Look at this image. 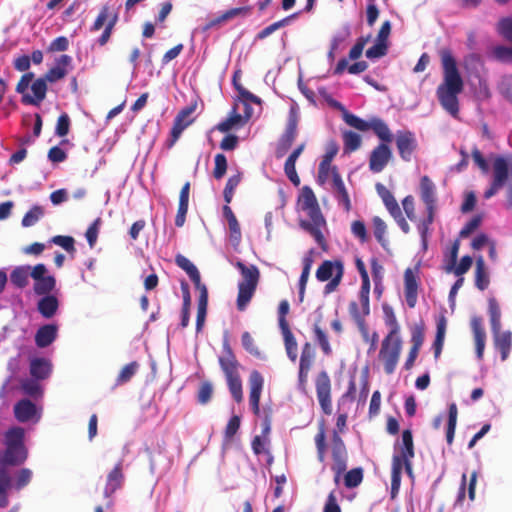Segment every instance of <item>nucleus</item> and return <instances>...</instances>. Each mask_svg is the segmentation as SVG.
I'll return each instance as SVG.
<instances>
[{
    "label": "nucleus",
    "mask_w": 512,
    "mask_h": 512,
    "mask_svg": "<svg viewBox=\"0 0 512 512\" xmlns=\"http://www.w3.org/2000/svg\"><path fill=\"white\" fill-rule=\"evenodd\" d=\"M44 215L42 206L34 205L22 218L23 227H31L35 225Z\"/></svg>",
    "instance_id": "obj_50"
},
{
    "label": "nucleus",
    "mask_w": 512,
    "mask_h": 512,
    "mask_svg": "<svg viewBox=\"0 0 512 512\" xmlns=\"http://www.w3.org/2000/svg\"><path fill=\"white\" fill-rule=\"evenodd\" d=\"M32 477H33V472L29 468H21L16 473L15 481L12 486L17 491H20L31 482Z\"/></svg>",
    "instance_id": "obj_58"
},
{
    "label": "nucleus",
    "mask_w": 512,
    "mask_h": 512,
    "mask_svg": "<svg viewBox=\"0 0 512 512\" xmlns=\"http://www.w3.org/2000/svg\"><path fill=\"white\" fill-rule=\"evenodd\" d=\"M316 395L325 415L332 414V398H331V380L328 373L322 370L318 373L315 379Z\"/></svg>",
    "instance_id": "obj_10"
},
{
    "label": "nucleus",
    "mask_w": 512,
    "mask_h": 512,
    "mask_svg": "<svg viewBox=\"0 0 512 512\" xmlns=\"http://www.w3.org/2000/svg\"><path fill=\"white\" fill-rule=\"evenodd\" d=\"M493 57L501 62H510L512 60V46L497 45L492 49Z\"/></svg>",
    "instance_id": "obj_64"
},
{
    "label": "nucleus",
    "mask_w": 512,
    "mask_h": 512,
    "mask_svg": "<svg viewBox=\"0 0 512 512\" xmlns=\"http://www.w3.org/2000/svg\"><path fill=\"white\" fill-rule=\"evenodd\" d=\"M25 431L22 427H12L4 434V450L0 452V468L22 465L28 458L24 443Z\"/></svg>",
    "instance_id": "obj_3"
},
{
    "label": "nucleus",
    "mask_w": 512,
    "mask_h": 512,
    "mask_svg": "<svg viewBox=\"0 0 512 512\" xmlns=\"http://www.w3.org/2000/svg\"><path fill=\"white\" fill-rule=\"evenodd\" d=\"M458 409L455 403H451L448 409V423L446 429V440L449 445L453 443L456 424H457Z\"/></svg>",
    "instance_id": "obj_47"
},
{
    "label": "nucleus",
    "mask_w": 512,
    "mask_h": 512,
    "mask_svg": "<svg viewBox=\"0 0 512 512\" xmlns=\"http://www.w3.org/2000/svg\"><path fill=\"white\" fill-rule=\"evenodd\" d=\"M225 355L219 358V364L226 378L238 376L239 363L228 343L225 341L223 344Z\"/></svg>",
    "instance_id": "obj_20"
},
{
    "label": "nucleus",
    "mask_w": 512,
    "mask_h": 512,
    "mask_svg": "<svg viewBox=\"0 0 512 512\" xmlns=\"http://www.w3.org/2000/svg\"><path fill=\"white\" fill-rule=\"evenodd\" d=\"M21 389L26 395L31 397H38L42 394L41 386L35 378L21 381Z\"/></svg>",
    "instance_id": "obj_61"
},
{
    "label": "nucleus",
    "mask_w": 512,
    "mask_h": 512,
    "mask_svg": "<svg viewBox=\"0 0 512 512\" xmlns=\"http://www.w3.org/2000/svg\"><path fill=\"white\" fill-rule=\"evenodd\" d=\"M54 244L59 245L62 247L65 251H67L70 254H74L76 252L75 249V240L72 236H64V235H57L54 236L51 240Z\"/></svg>",
    "instance_id": "obj_63"
},
{
    "label": "nucleus",
    "mask_w": 512,
    "mask_h": 512,
    "mask_svg": "<svg viewBox=\"0 0 512 512\" xmlns=\"http://www.w3.org/2000/svg\"><path fill=\"white\" fill-rule=\"evenodd\" d=\"M402 351L400 336H385L381 342L378 358L383 363L387 375L395 372Z\"/></svg>",
    "instance_id": "obj_7"
},
{
    "label": "nucleus",
    "mask_w": 512,
    "mask_h": 512,
    "mask_svg": "<svg viewBox=\"0 0 512 512\" xmlns=\"http://www.w3.org/2000/svg\"><path fill=\"white\" fill-rule=\"evenodd\" d=\"M373 224V233L376 238V240L382 245H385V234L387 230L386 223L379 217L374 216L372 219Z\"/></svg>",
    "instance_id": "obj_60"
},
{
    "label": "nucleus",
    "mask_w": 512,
    "mask_h": 512,
    "mask_svg": "<svg viewBox=\"0 0 512 512\" xmlns=\"http://www.w3.org/2000/svg\"><path fill=\"white\" fill-rule=\"evenodd\" d=\"M57 337V326L46 324L41 326L35 334V343L39 348L49 346Z\"/></svg>",
    "instance_id": "obj_31"
},
{
    "label": "nucleus",
    "mask_w": 512,
    "mask_h": 512,
    "mask_svg": "<svg viewBox=\"0 0 512 512\" xmlns=\"http://www.w3.org/2000/svg\"><path fill=\"white\" fill-rule=\"evenodd\" d=\"M344 276V263L340 259L324 260L316 270V278L320 282H327L324 294L335 292Z\"/></svg>",
    "instance_id": "obj_6"
},
{
    "label": "nucleus",
    "mask_w": 512,
    "mask_h": 512,
    "mask_svg": "<svg viewBox=\"0 0 512 512\" xmlns=\"http://www.w3.org/2000/svg\"><path fill=\"white\" fill-rule=\"evenodd\" d=\"M344 120L349 126L355 128L359 131L366 132V131L370 130V121L367 122V121L361 119L360 117H358L352 113H349L347 111H345V113H344Z\"/></svg>",
    "instance_id": "obj_59"
},
{
    "label": "nucleus",
    "mask_w": 512,
    "mask_h": 512,
    "mask_svg": "<svg viewBox=\"0 0 512 512\" xmlns=\"http://www.w3.org/2000/svg\"><path fill=\"white\" fill-rule=\"evenodd\" d=\"M332 184L338 203L344 207L346 212H349L351 210L350 197L336 166H333L332 169Z\"/></svg>",
    "instance_id": "obj_19"
},
{
    "label": "nucleus",
    "mask_w": 512,
    "mask_h": 512,
    "mask_svg": "<svg viewBox=\"0 0 512 512\" xmlns=\"http://www.w3.org/2000/svg\"><path fill=\"white\" fill-rule=\"evenodd\" d=\"M363 481V469L361 467L349 470L344 476V485L351 489L359 486Z\"/></svg>",
    "instance_id": "obj_53"
},
{
    "label": "nucleus",
    "mask_w": 512,
    "mask_h": 512,
    "mask_svg": "<svg viewBox=\"0 0 512 512\" xmlns=\"http://www.w3.org/2000/svg\"><path fill=\"white\" fill-rule=\"evenodd\" d=\"M117 22H118V13L114 12L110 16L108 22L106 23L104 31L102 32L101 36L97 40V42L100 46H105L108 43V41L111 38L113 29H114L115 25L117 24Z\"/></svg>",
    "instance_id": "obj_57"
},
{
    "label": "nucleus",
    "mask_w": 512,
    "mask_h": 512,
    "mask_svg": "<svg viewBox=\"0 0 512 512\" xmlns=\"http://www.w3.org/2000/svg\"><path fill=\"white\" fill-rule=\"evenodd\" d=\"M114 12H111L109 5L105 4L101 7L99 14L97 15L95 21L93 22L90 30L92 32L99 31L103 27L105 28L106 23L108 22L110 16Z\"/></svg>",
    "instance_id": "obj_55"
},
{
    "label": "nucleus",
    "mask_w": 512,
    "mask_h": 512,
    "mask_svg": "<svg viewBox=\"0 0 512 512\" xmlns=\"http://www.w3.org/2000/svg\"><path fill=\"white\" fill-rule=\"evenodd\" d=\"M251 113L250 111L246 112L245 118L237 112V107L234 106L231 110L229 116L223 120L222 122L218 123L215 126V129L222 133H228L230 130H232L235 127H241L243 126L247 120L250 118Z\"/></svg>",
    "instance_id": "obj_22"
},
{
    "label": "nucleus",
    "mask_w": 512,
    "mask_h": 512,
    "mask_svg": "<svg viewBox=\"0 0 512 512\" xmlns=\"http://www.w3.org/2000/svg\"><path fill=\"white\" fill-rule=\"evenodd\" d=\"M440 56L443 82L437 87L436 95L441 106L453 117H456L459 113L458 95L464 89V82L451 50L442 49Z\"/></svg>",
    "instance_id": "obj_1"
},
{
    "label": "nucleus",
    "mask_w": 512,
    "mask_h": 512,
    "mask_svg": "<svg viewBox=\"0 0 512 512\" xmlns=\"http://www.w3.org/2000/svg\"><path fill=\"white\" fill-rule=\"evenodd\" d=\"M175 262L183 269L191 279V281L194 283V285H198L201 281L200 273L197 269V267L185 256L183 255H177L175 258Z\"/></svg>",
    "instance_id": "obj_38"
},
{
    "label": "nucleus",
    "mask_w": 512,
    "mask_h": 512,
    "mask_svg": "<svg viewBox=\"0 0 512 512\" xmlns=\"http://www.w3.org/2000/svg\"><path fill=\"white\" fill-rule=\"evenodd\" d=\"M315 349L310 342L304 343L299 361L298 371V389L306 393L308 385L309 372L314 364Z\"/></svg>",
    "instance_id": "obj_11"
},
{
    "label": "nucleus",
    "mask_w": 512,
    "mask_h": 512,
    "mask_svg": "<svg viewBox=\"0 0 512 512\" xmlns=\"http://www.w3.org/2000/svg\"><path fill=\"white\" fill-rule=\"evenodd\" d=\"M313 331H314L315 339L319 343L323 353L325 355H330L332 352V349L329 344V340H328L326 333L317 324L314 325Z\"/></svg>",
    "instance_id": "obj_62"
},
{
    "label": "nucleus",
    "mask_w": 512,
    "mask_h": 512,
    "mask_svg": "<svg viewBox=\"0 0 512 512\" xmlns=\"http://www.w3.org/2000/svg\"><path fill=\"white\" fill-rule=\"evenodd\" d=\"M197 103H191L190 105L181 109L174 118L173 126L170 131V137L167 140V147L171 148L180 138L182 132L193 123L194 119L190 116L195 112Z\"/></svg>",
    "instance_id": "obj_9"
},
{
    "label": "nucleus",
    "mask_w": 512,
    "mask_h": 512,
    "mask_svg": "<svg viewBox=\"0 0 512 512\" xmlns=\"http://www.w3.org/2000/svg\"><path fill=\"white\" fill-rule=\"evenodd\" d=\"M370 130L381 140V143L390 144L393 141V134L388 125L380 118L370 120Z\"/></svg>",
    "instance_id": "obj_35"
},
{
    "label": "nucleus",
    "mask_w": 512,
    "mask_h": 512,
    "mask_svg": "<svg viewBox=\"0 0 512 512\" xmlns=\"http://www.w3.org/2000/svg\"><path fill=\"white\" fill-rule=\"evenodd\" d=\"M470 326L474 336L476 356L478 360H482L486 345V332L482 317L473 316L470 321Z\"/></svg>",
    "instance_id": "obj_18"
},
{
    "label": "nucleus",
    "mask_w": 512,
    "mask_h": 512,
    "mask_svg": "<svg viewBox=\"0 0 512 512\" xmlns=\"http://www.w3.org/2000/svg\"><path fill=\"white\" fill-rule=\"evenodd\" d=\"M56 286V279L52 275L34 281L33 290L37 295H49Z\"/></svg>",
    "instance_id": "obj_44"
},
{
    "label": "nucleus",
    "mask_w": 512,
    "mask_h": 512,
    "mask_svg": "<svg viewBox=\"0 0 512 512\" xmlns=\"http://www.w3.org/2000/svg\"><path fill=\"white\" fill-rule=\"evenodd\" d=\"M497 33L506 41L512 42V16L501 18L496 25Z\"/></svg>",
    "instance_id": "obj_54"
},
{
    "label": "nucleus",
    "mask_w": 512,
    "mask_h": 512,
    "mask_svg": "<svg viewBox=\"0 0 512 512\" xmlns=\"http://www.w3.org/2000/svg\"><path fill=\"white\" fill-rule=\"evenodd\" d=\"M382 310L384 314V322L390 328V331L386 336H399L400 326L393 308L389 304L384 303L382 305Z\"/></svg>",
    "instance_id": "obj_43"
},
{
    "label": "nucleus",
    "mask_w": 512,
    "mask_h": 512,
    "mask_svg": "<svg viewBox=\"0 0 512 512\" xmlns=\"http://www.w3.org/2000/svg\"><path fill=\"white\" fill-rule=\"evenodd\" d=\"M31 90L33 92V96L31 95H23L22 103L26 105H35L39 106L40 103L45 99L47 93V82L43 77L36 79L31 84Z\"/></svg>",
    "instance_id": "obj_21"
},
{
    "label": "nucleus",
    "mask_w": 512,
    "mask_h": 512,
    "mask_svg": "<svg viewBox=\"0 0 512 512\" xmlns=\"http://www.w3.org/2000/svg\"><path fill=\"white\" fill-rule=\"evenodd\" d=\"M227 385L229 388V391L233 397V399L240 403L243 400V388H242V382L240 375L226 378Z\"/></svg>",
    "instance_id": "obj_52"
},
{
    "label": "nucleus",
    "mask_w": 512,
    "mask_h": 512,
    "mask_svg": "<svg viewBox=\"0 0 512 512\" xmlns=\"http://www.w3.org/2000/svg\"><path fill=\"white\" fill-rule=\"evenodd\" d=\"M139 368V364L136 361L126 364L118 374L116 378V384L122 385L129 382L132 377L136 374Z\"/></svg>",
    "instance_id": "obj_51"
},
{
    "label": "nucleus",
    "mask_w": 512,
    "mask_h": 512,
    "mask_svg": "<svg viewBox=\"0 0 512 512\" xmlns=\"http://www.w3.org/2000/svg\"><path fill=\"white\" fill-rule=\"evenodd\" d=\"M419 269L406 268L404 271V295L409 308H414L418 301V292L420 288Z\"/></svg>",
    "instance_id": "obj_12"
},
{
    "label": "nucleus",
    "mask_w": 512,
    "mask_h": 512,
    "mask_svg": "<svg viewBox=\"0 0 512 512\" xmlns=\"http://www.w3.org/2000/svg\"><path fill=\"white\" fill-rule=\"evenodd\" d=\"M251 8L250 7H237V8H231L224 13H222L220 16L209 20L204 26L203 31H208L212 29L215 26L221 25L222 23H225L235 17L238 16H247L250 13Z\"/></svg>",
    "instance_id": "obj_27"
},
{
    "label": "nucleus",
    "mask_w": 512,
    "mask_h": 512,
    "mask_svg": "<svg viewBox=\"0 0 512 512\" xmlns=\"http://www.w3.org/2000/svg\"><path fill=\"white\" fill-rule=\"evenodd\" d=\"M421 200L425 206H436L435 185L428 176L420 181Z\"/></svg>",
    "instance_id": "obj_36"
},
{
    "label": "nucleus",
    "mask_w": 512,
    "mask_h": 512,
    "mask_svg": "<svg viewBox=\"0 0 512 512\" xmlns=\"http://www.w3.org/2000/svg\"><path fill=\"white\" fill-rule=\"evenodd\" d=\"M305 149V143L298 145L288 156L284 164V172L293 185H300V177L296 171V161Z\"/></svg>",
    "instance_id": "obj_23"
},
{
    "label": "nucleus",
    "mask_w": 512,
    "mask_h": 512,
    "mask_svg": "<svg viewBox=\"0 0 512 512\" xmlns=\"http://www.w3.org/2000/svg\"><path fill=\"white\" fill-rule=\"evenodd\" d=\"M51 371L52 365L48 359L34 358L30 361V374L36 380L48 378Z\"/></svg>",
    "instance_id": "obj_32"
},
{
    "label": "nucleus",
    "mask_w": 512,
    "mask_h": 512,
    "mask_svg": "<svg viewBox=\"0 0 512 512\" xmlns=\"http://www.w3.org/2000/svg\"><path fill=\"white\" fill-rule=\"evenodd\" d=\"M358 326V329L361 333V336L363 338V340L366 342V343H369V349H368V353H372L376 350L377 348V344H378V340H379V335L377 332H373L372 334L369 333V330H368V327H367V324H366V321L365 322H362L357 325Z\"/></svg>",
    "instance_id": "obj_49"
},
{
    "label": "nucleus",
    "mask_w": 512,
    "mask_h": 512,
    "mask_svg": "<svg viewBox=\"0 0 512 512\" xmlns=\"http://www.w3.org/2000/svg\"><path fill=\"white\" fill-rule=\"evenodd\" d=\"M376 190L391 216H399L401 209L393 194L381 183L376 184Z\"/></svg>",
    "instance_id": "obj_34"
},
{
    "label": "nucleus",
    "mask_w": 512,
    "mask_h": 512,
    "mask_svg": "<svg viewBox=\"0 0 512 512\" xmlns=\"http://www.w3.org/2000/svg\"><path fill=\"white\" fill-rule=\"evenodd\" d=\"M235 267L240 271L242 280L238 283L237 309L244 311L255 294L260 279V271L256 265H246L237 261Z\"/></svg>",
    "instance_id": "obj_4"
},
{
    "label": "nucleus",
    "mask_w": 512,
    "mask_h": 512,
    "mask_svg": "<svg viewBox=\"0 0 512 512\" xmlns=\"http://www.w3.org/2000/svg\"><path fill=\"white\" fill-rule=\"evenodd\" d=\"M264 385V379L261 373L253 370L249 376V404L255 415L260 414V397Z\"/></svg>",
    "instance_id": "obj_15"
},
{
    "label": "nucleus",
    "mask_w": 512,
    "mask_h": 512,
    "mask_svg": "<svg viewBox=\"0 0 512 512\" xmlns=\"http://www.w3.org/2000/svg\"><path fill=\"white\" fill-rule=\"evenodd\" d=\"M298 135V116L292 109L289 113L287 124L283 134L280 136L276 148L275 157L280 159L286 155Z\"/></svg>",
    "instance_id": "obj_8"
},
{
    "label": "nucleus",
    "mask_w": 512,
    "mask_h": 512,
    "mask_svg": "<svg viewBox=\"0 0 512 512\" xmlns=\"http://www.w3.org/2000/svg\"><path fill=\"white\" fill-rule=\"evenodd\" d=\"M393 157L389 144L379 143L370 153L369 169L373 173H380Z\"/></svg>",
    "instance_id": "obj_14"
},
{
    "label": "nucleus",
    "mask_w": 512,
    "mask_h": 512,
    "mask_svg": "<svg viewBox=\"0 0 512 512\" xmlns=\"http://www.w3.org/2000/svg\"><path fill=\"white\" fill-rule=\"evenodd\" d=\"M72 58L67 54L61 55L57 61L56 66L50 68L43 77L46 82L54 83L63 79L67 74V67L71 65Z\"/></svg>",
    "instance_id": "obj_25"
},
{
    "label": "nucleus",
    "mask_w": 512,
    "mask_h": 512,
    "mask_svg": "<svg viewBox=\"0 0 512 512\" xmlns=\"http://www.w3.org/2000/svg\"><path fill=\"white\" fill-rule=\"evenodd\" d=\"M395 142L400 158L410 162L418 146L415 134L409 130H399Z\"/></svg>",
    "instance_id": "obj_13"
},
{
    "label": "nucleus",
    "mask_w": 512,
    "mask_h": 512,
    "mask_svg": "<svg viewBox=\"0 0 512 512\" xmlns=\"http://www.w3.org/2000/svg\"><path fill=\"white\" fill-rule=\"evenodd\" d=\"M305 149V143L298 145L288 156L284 164V172L293 185H300V177L296 171V161Z\"/></svg>",
    "instance_id": "obj_24"
},
{
    "label": "nucleus",
    "mask_w": 512,
    "mask_h": 512,
    "mask_svg": "<svg viewBox=\"0 0 512 512\" xmlns=\"http://www.w3.org/2000/svg\"><path fill=\"white\" fill-rule=\"evenodd\" d=\"M446 333V319L442 317L437 323L436 336L433 343L434 358L438 359L441 355L444 338Z\"/></svg>",
    "instance_id": "obj_46"
},
{
    "label": "nucleus",
    "mask_w": 512,
    "mask_h": 512,
    "mask_svg": "<svg viewBox=\"0 0 512 512\" xmlns=\"http://www.w3.org/2000/svg\"><path fill=\"white\" fill-rule=\"evenodd\" d=\"M59 307V301L54 295H43L37 303V309L44 318H52Z\"/></svg>",
    "instance_id": "obj_33"
},
{
    "label": "nucleus",
    "mask_w": 512,
    "mask_h": 512,
    "mask_svg": "<svg viewBox=\"0 0 512 512\" xmlns=\"http://www.w3.org/2000/svg\"><path fill=\"white\" fill-rule=\"evenodd\" d=\"M347 415L339 414L336 420V427L338 431H333L332 444H331V457L332 465L331 470L335 473L334 481L336 484L339 483L341 475L347 469L348 452L346 445L339 435V432H343L346 427Z\"/></svg>",
    "instance_id": "obj_5"
},
{
    "label": "nucleus",
    "mask_w": 512,
    "mask_h": 512,
    "mask_svg": "<svg viewBox=\"0 0 512 512\" xmlns=\"http://www.w3.org/2000/svg\"><path fill=\"white\" fill-rule=\"evenodd\" d=\"M398 447L399 453L394 454L393 457H398L400 460L402 459H413L415 456L414 451V442L413 435L411 430L406 429L402 432L401 443H397L396 448Z\"/></svg>",
    "instance_id": "obj_28"
},
{
    "label": "nucleus",
    "mask_w": 512,
    "mask_h": 512,
    "mask_svg": "<svg viewBox=\"0 0 512 512\" xmlns=\"http://www.w3.org/2000/svg\"><path fill=\"white\" fill-rule=\"evenodd\" d=\"M35 414L36 406L28 399H22L14 406V415L19 422H28L35 416Z\"/></svg>",
    "instance_id": "obj_30"
},
{
    "label": "nucleus",
    "mask_w": 512,
    "mask_h": 512,
    "mask_svg": "<svg viewBox=\"0 0 512 512\" xmlns=\"http://www.w3.org/2000/svg\"><path fill=\"white\" fill-rule=\"evenodd\" d=\"M30 276V266L23 265L14 268L10 274L11 283L17 288H24L28 285Z\"/></svg>",
    "instance_id": "obj_40"
},
{
    "label": "nucleus",
    "mask_w": 512,
    "mask_h": 512,
    "mask_svg": "<svg viewBox=\"0 0 512 512\" xmlns=\"http://www.w3.org/2000/svg\"><path fill=\"white\" fill-rule=\"evenodd\" d=\"M189 194L190 182H186L180 190L179 205L175 217V225L177 227H182L185 224L186 214L188 212Z\"/></svg>",
    "instance_id": "obj_29"
},
{
    "label": "nucleus",
    "mask_w": 512,
    "mask_h": 512,
    "mask_svg": "<svg viewBox=\"0 0 512 512\" xmlns=\"http://www.w3.org/2000/svg\"><path fill=\"white\" fill-rule=\"evenodd\" d=\"M490 283L489 274L486 270L485 261L482 256H479L476 259V266H475V286L481 290L484 291L488 288Z\"/></svg>",
    "instance_id": "obj_37"
},
{
    "label": "nucleus",
    "mask_w": 512,
    "mask_h": 512,
    "mask_svg": "<svg viewBox=\"0 0 512 512\" xmlns=\"http://www.w3.org/2000/svg\"><path fill=\"white\" fill-rule=\"evenodd\" d=\"M495 348L501 354V360H507L512 348V333L510 331H492Z\"/></svg>",
    "instance_id": "obj_26"
},
{
    "label": "nucleus",
    "mask_w": 512,
    "mask_h": 512,
    "mask_svg": "<svg viewBox=\"0 0 512 512\" xmlns=\"http://www.w3.org/2000/svg\"><path fill=\"white\" fill-rule=\"evenodd\" d=\"M512 177V156H497L493 161V181L504 186Z\"/></svg>",
    "instance_id": "obj_16"
},
{
    "label": "nucleus",
    "mask_w": 512,
    "mask_h": 512,
    "mask_svg": "<svg viewBox=\"0 0 512 512\" xmlns=\"http://www.w3.org/2000/svg\"><path fill=\"white\" fill-rule=\"evenodd\" d=\"M11 487L12 482L9 469L0 468V508L8 506V490Z\"/></svg>",
    "instance_id": "obj_39"
},
{
    "label": "nucleus",
    "mask_w": 512,
    "mask_h": 512,
    "mask_svg": "<svg viewBox=\"0 0 512 512\" xmlns=\"http://www.w3.org/2000/svg\"><path fill=\"white\" fill-rule=\"evenodd\" d=\"M488 313L490 317L491 331L501 329V310L497 300L494 297L488 299Z\"/></svg>",
    "instance_id": "obj_45"
},
{
    "label": "nucleus",
    "mask_w": 512,
    "mask_h": 512,
    "mask_svg": "<svg viewBox=\"0 0 512 512\" xmlns=\"http://www.w3.org/2000/svg\"><path fill=\"white\" fill-rule=\"evenodd\" d=\"M117 22H118V13L114 12L110 16L108 22L106 23L104 31L102 32L101 36L97 40V42L100 46H105L108 43V41L111 38L113 29H114L115 25L117 24Z\"/></svg>",
    "instance_id": "obj_56"
},
{
    "label": "nucleus",
    "mask_w": 512,
    "mask_h": 512,
    "mask_svg": "<svg viewBox=\"0 0 512 512\" xmlns=\"http://www.w3.org/2000/svg\"><path fill=\"white\" fill-rule=\"evenodd\" d=\"M281 330V333H282V336H283V340H284V345H285V350H286V353H287V356L288 358L292 361V362H296L297 360V357H298V345H297V341L290 329L289 328H284V329H280Z\"/></svg>",
    "instance_id": "obj_41"
},
{
    "label": "nucleus",
    "mask_w": 512,
    "mask_h": 512,
    "mask_svg": "<svg viewBox=\"0 0 512 512\" xmlns=\"http://www.w3.org/2000/svg\"><path fill=\"white\" fill-rule=\"evenodd\" d=\"M298 204L301 210L309 217V220L300 221V227L308 232L321 248L325 249L327 244L322 228L326 226V220L321 212L317 198L309 186L302 188Z\"/></svg>",
    "instance_id": "obj_2"
},
{
    "label": "nucleus",
    "mask_w": 512,
    "mask_h": 512,
    "mask_svg": "<svg viewBox=\"0 0 512 512\" xmlns=\"http://www.w3.org/2000/svg\"><path fill=\"white\" fill-rule=\"evenodd\" d=\"M125 480L122 462H118L106 476L104 497L109 499L118 489L122 488Z\"/></svg>",
    "instance_id": "obj_17"
},
{
    "label": "nucleus",
    "mask_w": 512,
    "mask_h": 512,
    "mask_svg": "<svg viewBox=\"0 0 512 512\" xmlns=\"http://www.w3.org/2000/svg\"><path fill=\"white\" fill-rule=\"evenodd\" d=\"M343 141L345 153L358 150L362 143L361 136L353 131H345L343 133Z\"/></svg>",
    "instance_id": "obj_48"
},
{
    "label": "nucleus",
    "mask_w": 512,
    "mask_h": 512,
    "mask_svg": "<svg viewBox=\"0 0 512 512\" xmlns=\"http://www.w3.org/2000/svg\"><path fill=\"white\" fill-rule=\"evenodd\" d=\"M314 442L317 450V459L319 462H324L326 457V429L324 421H321L318 426V431L314 437Z\"/></svg>",
    "instance_id": "obj_42"
}]
</instances>
